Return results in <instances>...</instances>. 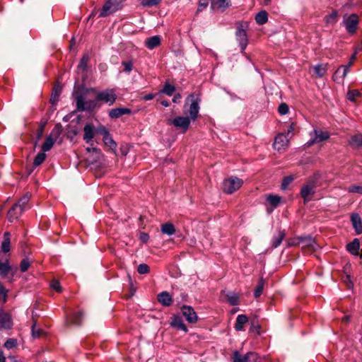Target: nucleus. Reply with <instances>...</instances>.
I'll return each instance as SVG.
<instances>
[{
    "label": "nucleus",
    "instance_id": "obj_1",
    "mask_svg": "<svg viewBox=\"0 0 362 362\" xmlns=\"http://www.w3.org/2000/svg\"><path fill=\"white\" fill-rule=\"evenodd\" d=\"M76 103V108L78 111L83 112L85 110L92 111L98 107V100H86L82 95H77L75 98Z\"/></svg>",
    "mask_w": 362,
    "mask_h": 362
},
{
    "label": "nucleus",
    "instance_id": "obj_2",
    "mask_svg": "<svg viewBox=\"0 0 362 362\" xmlns=\"http://www.w3.org/2000/svg\"><path fill=\"white\" fill-rule=\"evenodd\" d=\"M243 180L237 177L225 179L222 183V189L225 193L233 194L243 185Z\"/></svg>",
    "mask_w": 362,
    "mask_h": 362
},
{
    "label": "nucleus",
    "instance_id": "obj_3",
    "mask_svg": "<svg viewBox=\"0 0 362 362\" xmlns=\"http://www.w3.org/2000/svg\"><path fill=\"white\" fill-rule=\"evenodd\" d=\"M292 127L288 130L287 134H279L273 142V147L280 153L284 152L289 146V139L288 136L291 134Z\"/></svg>",
    "mask_w": 362,
    "mask_h": 362
},
{
    "label": "nucleus",
    "instance_id": "obj_4",
    "mask_svg": "<svg viewBox=\"0 0 362 362\" xmlns=\"http://www.w3.org/2000/svg\"><path fill=\"white\" fill-rule=\"evenodd\" d=\"M62 133V125L57 124L52 129L51 134L47 136L45 142L42 146V151L44 152L49 151L53 146L55 140Z\"/></svg>",
    "mask_w": 362,
    "mask_h": 362
},
{
    "label": "nucleus",
    "instance_id": "obj_5",
    "mask_svg": "<svg viewBox=\"0 0 362 362\" xmlns=\"http://www.w3.org/2000/svg\"><path fill=\"white\" fill-rule=\"evenodd\" d=\"M201 100L198 95L194 93L190 94L186 100V104L190 103L189 115L192 119L194 120L199 114V103Z\"/></svg>",
    "mask_w": 362,
    "mask_h": 362
},
{
    "label": "nucleus",
    "instance_id": "obj_6",
    "mask_svg": "<svg viewBox=\"0 0 362 362\" xmlns=\"http://www.w3.org/2000/svg\"><path fill=\"white\" fill-rule=\"evenodd\" d=\"M310 135L311 136V139L305 144L307 147H310L315 144L326 141L329 138V134L328 132L322 131L320 129H315L310 133Z\"/></svg>",
    "mask_w": 362,
    "mask_h": 362
},
{
    "label": "nucleus",
    "instance_id": "obj_7",
    "mask_svg": "<svg viewBox=\"0 0 362 362\" xmlns=\"http://www.w3.org/2000/svg\"><path fill=\"white\" fill-rule=\"evenodd\" d=\"M122 0H107L103 5L99 17H105L121 8Z\"/></svg>",
    "mask_w": 362,
    "mask_h": 362
},
{
    "label": "nucleus",
    "instance_id": "obj_8",
    "mask_svg": "<svg viewBox=\"0 0 362 362\" xmlns=\"http://www.w3.org/2000/svg\"><path fill=\"white\" fill-rule=\"evenodd\" d=\"M117 99V95L113 90H105L97 93V100L107 103L109 105L114 104Z\"/></svg>",
    "mask_w": 362,
    "mask_h": 362
},
{
    "label": "nucleus",
    "instance_id": "obj_9",
    "mask_svg": "<svg viewBox=\"0 0 362 362\" xmlns=\"http://www.w3.org/2000/svg\"><path fill=\"white\" fill-rule=\"evenodd\" d=\"M344 23L349 33H354L357 29L358 23V16L356 14H351L347 18H344Z\"/></svg>",
    "mask_w": 362,
    "mask_h": 362
},
{
    "label": "nucleus",
    "instance_id": "obj_10",
    "mask_svg": "<svg viewBox=\"0 0 362 362\" xmlns=\"http://www.w3.org/2000/svg\"><path fill=\"white\" fill-rule=\"evenodd\" d=\"M233 358V362H257V355L253 352L241 356L238 351H235Z\"/></svg>",
    "mask_w": 362,
    "mask_h": 362
},
{
    "label": "nucleus",
    "instance_id": "obj_11",
    "mask_svg": "<svg viewBox=\"0 0 362 362\" xmlns=\"http://www.w3.org/2000/svg\"><path fill=\"white\" fill-rule=\"evenodd\" d=\"M315 182L310 181L305 185H304L300 191V194L304 199V202H306L310 200V196L315 193Z\"/></svg>",
    "mask_w": 362,
    "mask_h": 362
},
{
    "label": "nucleus",
    "instance_id": "obj_12",
    "mask_svg": "<svg viewBox=\"0 0 362 362\" xmlns=\"http://www.w3.org/2000/svg\"><path fill=\"white\" fill-rule=\"evenodd\" d=\"M237 40L239 42L241 52H243L247 45V33L242 26L238 27V30L235 33Z\"/></svg>",
    "mask_w": 362,
    "mask_h": 362
},
{
    "label": "nucleus",
    "instance_id": "obj_13",
    "mask_svg": "<svg viewBox=\"0 0 362 362\" xmlns=\"http://www.w3.org/2000/svg\"><path fill=\"white\" fill-rule=\"evenodd\" d=\"M182 312V315L189 323H194L197 321V315L191 306L183 305Z\"/></svg>",
    "mask_w": 362,
    "mask_h": 362
},
{
    "label": "nucleus",
    "instance_id": "obj_14",
    "mask_svg": "<svg viewBox=\"0 0 362 362\" xmlns=\"http://www.w3.org/2000/svg\"><path fill=\"white\" fill-rule=\"evenodd\" d=\"M17 270L16 267H13L9 264L8 259L4 262L0 261V276L5 278L9 273H11L12 276Z\"/></svg>",
    "mask_w": 362,
    "mask_h": 362
},
{
    "label": "nucleus",
    "instance_id": "obj_15",
    "mask_svg": "<svg viewBox=\"0 0 362 362\" xmlns=\"http://www.w3.org/2000/svg\"><path fill=\"white\" fill-rule=\"evenodd\" d=\"M298 245L301 246L303 249H306L309 251L315 249V241L311 237H300L298 238Z\"/></svg>",
    "mask_w": 362,
    "mask_h": 362
},
{
    "label": "nucleus",
    "instance_id": "obj_16",
    "mask_svg": "<svg viewBox=\"0 0 362 362\" xmlns=\"http://www.w3.org/2000/svg\"><path fill=\"white\" fill-rule=\"evenodd\" d=\"M175 127H179L186 132L190 124V120L188 117H177L175 118L171 122Z\"/></svg>",
    "mask_w": 362,
    "mask_h": 362
},
{
    "label": "nucleus",
    "instance_id": "obj_17",
    "mask_svg": "<svg viewBox=\"0 0 362 362\" xmlns=\"http://www.w3.org/2000/svg\"><path fill=\"white\" fill-rule=\"evenodd\" d=\"M230 0H212L211 8L214 11H224L229 6Z\"/></svg>",
    "mask_w": 362,
    "mask_h": 362
},
{
    "label": "nucleus",
    "instance_id": "obj_18",
    "mask_svg": "<svg viewBox=\"0 0 362 362\" xmlns=\"http://www.w3.org/2000/svg\"><path fill=\"white\" fill-rule=\"evenodd\" d=\"M23 211V210H22L21 208L14 204L8 212L7 217L8 221L10 222H13L14 220L18 219V218L21 215Z\"/></svg>",
    "mask_w": 362,
    "mask_h": 362
},
{
    "label": "nucleus",
    "instance_id": "obj_19",
    "mask_svg": "<svg viewBox=\"0 0 362 362\" xmlns=\"http://www.w3.org/2000/svg\"><path fill=\"white\" fill-rule=\"evenodd\" d=\"M351 221L353 227L357 234L362 233V221L360 216L357 214H352L351 216Z\"/></svg>",
    "mask_w": 362,
    "mask_h": 362
},
{
    "label": "nucleus",
    "instance_id": "obj_20",
    "mask_svg": "<svg viewBox=\"0 0 362 362\" xmlns=\"http://www.w3.org/2000/svg\"><path fill=\"white\" fill-rule=\"evenodd\" d=\"M161 38L159 35H155L151 37L147 38L144 44L147 48L149 49H153L160 45Z\"/></svg>",
    "mask_w": 362,
    "mask_h": 362
},
{
    "label": "nucleus",
    "instance_id": "obj_21",
    "mask_svg": "<svg viewBox=\"0 0 362 362\" xmlns=\"http://www.w3.org/2000/svg\"><path fill=\"white\" fill-rule=\"evenodd\" d=\"M131 113V110L126 107L114 108L109 112V116L111 118H118L123 115Z\"/></svg>",
    "mask_w": 362,
    "mask_h": 362
},
{
    "label": "nucleus",
    "instance_id": "obj_22",
    "mask_svg": "<svg viewBox=\"0 0 362 362\" xmlns=\"http://www.w3.org/2000/svg\"><path fill=\"white\" fill-rule=\"evenodd\" d=\"M11 233L6 232L3 235V240L1 244V251L4 253L8 252L11 250Z\"/></svg>",
    "mask_w": 362,
    "mask_h": 362
},
{
    "label": "nucleus",
    "instance_id": "obj_23",
    "mask_svg": "<svg viewBox=\"0 0 362 362\" xmlns=\"http://www.w3.org/2000/svg\"><path fill=\"white\" fill-rule=\"evenodd\" d=\"M158 300L164 306H169L172 304L173 300L167 291H163L158 295Z\"/></svg>",
    "mask_w": 362,
    "mask_h": 362
},
{
    "label": "nucleus",
    "instance_id": "obj_24",
    "mask_svg": "<svg viewBox=\"0 0 362 362\" xmlns=\"http://www.w3.org/2000/svg\"><path fill=\"white\" fill-rule=\"evenodd\" d=\"M360 249V242L358 238L354 239V240L346 245V250L353 255H358Z\"/></svg>",
    "mask_w": 362,
    "mask_h": 362
},
{
    "label": "nucleus",
    "instance_id": "obj_25",
    "mask_svg": "<svg viewBox=\"0 0 362 362\" xmlns=\"http://www.w3.org/2000/svg\"><path fill=\"white\" fill-rule=\"evenodd\" d=\"M83 139L86 143H89L94 137V127L91 124H87L84 128Z\"/></svg>",
    "mask_w": 362,
    "mask_h": 362
},
{
    "label": "nucleus",
    "instance_id": "obj_26",
    "mask_svg": "<svg viewBox=\"0 0 362 362\" xmlns=\"http://www.w3.org/2000/svg\"><path fill=\"white\" fill-rule=\"evenodd\" d=\"M12 326L11 317L7 313L0 315V327L10 329Z\"/></svg>",
    "mask_w": 362,
    "mask_h": 362
},
{
    "label": "nucleus",
    "instance_id": "obj_27",
    "mask_svg": "<svg viewBox=\"0 0 362 362\" xmlns=\"http://www.w3.org/2000/svg\"><path fill=\"white\" fill-rule=\"evenodd\" d=\"M314 74L316 77H323L327 71V64H317L313 66Z\"/></svg>",
    "mask_w": 362,
    "mask_h": 362
},
{
    "label": "nucleus",
    "instance_id": "obj_28",
    "mask_svg": "<svg viewBox=\"0 0 362 362\" xmlns=\"http://www.w3.org/2000/svg\"><path fill=\"white\" fill-rule=\"evenodd\" d=\"M248 317L245 315H239L237 317L236 322L235 324V328L237 331H241L243 329V325L247 322Z\"/></svg>",
    "mask_w": 362,
    "mask_h": 362
},
{
    "label": "nucleus",
    "instance_id": "obj_29",
    "mask_svg": "<svg viewBox=\"0 0 362 362\" xmlns=\"http://www.w3.org/2000/svg\"><path fill=\"white\" fill-rule=\"evenodd\" d=\"M171 326L177 327L179 329L187 332L186 325L183 323L182 319L180 317L175 316L170 323Z\"/></svg>",
    "mask_w": 362,
    "mask_h": 362
},
{
    "label": "nucleus",
    "instance_id": "obj_30",
    "mask_svg": "<svg viewBox=\"0 0 362 362\" xmlns=\"http://www.w3.org/2000/svg\"><path fill=\"white\" fill-rule=\"evenodd\" d=\"M256 22L259 25H263L268 21V13L266 11H261L255 15Z\"/></svg>",
    "mask_w": 362,
    "mask_h": 362
},
{
    "label": "nucleus",
    "instance_id": "obj_31",
    "mask_svg": "<svg viewBox=\"0 0 362 362\" xmlns=\"http://www.w3.org/2000/svg\"><path fill=\"white\" fill-rule=\"evenodd\" d=\"M346 76H343V68L342 65L340 66L333 74L332 78L334 81L338 83H343Z\"/></svg>",
    "mask_w": 362,
    "mask_h": 362
},
{
    "label": "nucleus",
    "instance_id": "obj_32",
    "mask_svg": "<svg viewBox=\"0 0 362 362\" xmlns=\"http://www.w3.org/2000/svg\"><path fill=\"white\" fill-rule=\"evenodd\" d=\"M351 146L354 148H360L362 146V134H358L353 136L349 141Z\"/></svg>",
    "mask_w": 362,
    "mask_h": 362
},
{
    "label": "nucleus",
    "instance_id": "obj_33",
    "mask_svg": "<svg viewBox=\"0 0 362 362\" xmlns=\"http://www.w3.org/2000/svg\"><path fill=\"white\" fill-rule=\"evenodd\" d=\"M161 231L163 234L172 235L175 233V228L172 223H167L161 226Z\"/></svg>",
    "mask_w": 362,
    "mask_h": 362
},
{
    "label": "nucleus",
    "instance_id": "obj_34",
    "mask_svg": "<svg viewBox=\"0 0 362 362\" xmlns=\"http://www.w3.org/2000/svg\"><path fill=\"white\" fill-rule=\"evenodd\" d=\"M31 195L29 193H26L24 196H23L18 202L15 204L16 206H18L22 210L25 209V206L28 203Z\"/></svg>",
    "mask_w": 362,
    "mask_h": 362
},
{
    "label": "nucleus",
    "instance_id": "obj_35",
    "mask_svg": "<svg viewBox=\"0 0 362 362\" xmlns=\"http://www.w3.org/2000/svg\"><path fill=\"white\" fill-rule=\"evenodd\" d=\"M104 144L110 148L112 151H115L117 148V144L113 140L111 135L106 136L104 139H103Z\"/></svg>",
    "mask_w": 362,
    "mask_h": 362
},
{
    "label": "nucleus",
    "instance_id": "obj_36",
    "mask_svg": "<svg viewBox=\"0 0 362 362\" xmlns=\"http://www.w3.org/2000/svg\"><path fill=\"white\" fill-rule=\"evenodd\" d=\"M36 320H34L31 327L32 336L33 338H39L45 334V332L42 329L36 327Z\"/></svg>",
    "mask_w": 362,
    "mask_h": 362
},
{
    "label": "nucleus",
    "instance_id": "obj_37",
    "mask_svg": "<svg viewBox=\"0 0 362 362\" xmlns=\"http://www.w3.org/2000/svg\"><path fill=\"white\" fill-rule=\"evenodd\" d=\"M89 60V57L88 55H83V57L81 59L79 64L78 65L77 69L78 71H82L83 72L86 71L87 68V64Z\"/></svg>",
    "mask_w": 362,
    "mask_h": 362
},
{
    "label": "nucleus",
    "instance_id": "obj_38",
    "mask_svg": "<svg viewBox=\"0 0 362 362\" xmlns=\"http://www.w3.org/2000/svg\"><path fill=\"white\" fill-rule=\"evenodd\" d=\"M338 12L333 11L330 14L327 15L325 18V21L328 24H334L337 21Z\"/></svg>",
    "mask_w": 362,
    "mask_h": 362
},
{
    "label": "nucleus",
    "instance_id": "obj_39",
    "mask_svg": "<svg viewBox=\"0 0 362 362\" xmlns=\"http://www.w3.org/2000/svg\"><path fill=\"white\" fill-rule=\"evenodd\" d=\"M361 96V93L358 90H349L346 95V98L351 101L356 102L357 98Z\"/></svg>",
    "mask_w": 362,
    "mask_h": 362
},
{
    "label": "nucleus",
    "instance_id": "obj_40",
    "mask_svg": "<svg viewBox=\"0 0 362 362\" xmlns=\"http://www.w3.org/2000/svg\"><path fill=\"white\" fill-rule=\"evenodd\" d=\"M356 53L354 52L351 55L350 61L349 62V63L346 65H342L343 76H346V75L349 72L350 67L353 65L354 62L356 60Z\"/></svg>",
    "mask_w": 362,
    "mask_h": 362
},
{
    "label": "nucleus",
    "instance_id": "obj_41",
    "mask_svg": "<svg viewBox=\"0 0 362 362\" xmlns=\"http://www.w3.org/2000/svg\"><path fill=\"white\" fill-rule=\"evenodd\" d=\"M46 154L45 152L42 151L39 153L35 158L33 161L34 167H37L40 165L45 160Z\"/></svg>",
    "mask_w": 362,
    "mask_h": 362
},
{
    "label": "nucleus",
    "instance_id": "obj_42",
    "mask_svg": "<svg viewBox=\"0 0 362 362\" xmlns=\"http://www.w3.org/2000/svg\"><path fill=\"white\" fill-rule=\"evenodd\" d=\"M175 90V87L167 82L165 83V86L161 90L160 93H165L168 96H171Z\"/></svg>",
    "mask_w": 362,
    "mask_h": 362
},
{
    "label": "nucleus",
    "instance_id": "obj_43",
    "mask_svg": "<svg viewBox=\"0 0 362 362\" xmlns=\"http://www.w3.org/2000/svg\"><path fill=\"white\" fill-rule=\"evenodd\" d=\"M83 316V313L82 312H78L74 314L71 320V323L77 326L81 325Z\"/></svg>",
    "mask_w": 362,
    "mask_h": 362
},
{
    "label": "nucleus",
    "instance_id": "obj_44",
    "mask_svg": "<svg viewBox=\"0 0 362 362\" xmlns=\"http://www.w3.org/2000/svg\"><path fill=\"white\" fill-rule=\"evenodd\" d=\"M227 300L230 305H235L238 304L239 296L235 293H230L227 295Z\"/></svg>",
    "mask_w": 362,
    "mask_h": 362
},
{
    "label": "nucleus",
    "instance_id": "obj_45",
    "mask_svg": "<svg viewBox=\"0 0 362 362\" xmlns=\"http://www.w3.org/2000/svg\"><path fill=\"white\" fill-rule=\"evenodd\" d=\"M161 0H140V4L144 7H151L158 5Z\"/></svg>",
    "mask_w": 362,
    "mask_h": 362
},
{
    "label": "nucleus",
    "instance_id": "obj_46",
    "mask_svg": "<svg viewBox=\"0 0 362 362\" xmlns=\"http://www.w3.org/2000/svg\"><path fill=\"white\" fill-rule=\"evenodd\" d=\"M285 237V230H279L278 232L276 240L273 242V247H276L279 246L281 243L283 239Z\"/></svg>",
    "mask_w": 362,
    "mask_h": 362
},
{
    "label": "nucleus",
    "instance_id": "obj_47",
    "mask_svg": "<svg viewBox=\"0 0 362 362\" xmlns=\"http://www.w3.org/2000/svg\"><path fill=\"white\" fill-rule=\"evenodd\" d=\"M264 281L263 280H260L254 292V296L255 298H258L261 296V294L262 293Z\"/></svg>",
    "mask_w": 362,
    "mask_h": 362
},
{
    "label": "nucleus",
    "instance_id": "obj_48",
    "mask_svg": "<svg viewBox=\"0 0 362 362\" xmlns=\"http://www.w3.org/2000/svg\"><path fill=\"white\" fill-rule=\"evenodd\" d=\"M288 105L285 103H281L278 107V112L281 115H286L288 112Z\"/></svg>",
    "mask_w": 362,
    "mask_h": 362
},
{
    "label": "nucleus",
    "instance_id": "obj_49",
    "mask_svg": "<svg viewBox=\"0 0 362 362\" xmlns=\"http://www.w3.org/2000/svg\"><path fill=\"white\" fill-rule=\"evenodd\" d=\"M293 180V176H288L284 177L281 185V189L285 190L288 187V186L292 182Z\"/></svg>",
    "mask_w": 362,
    "mask_h": 362
},
{
    "label": "nucleus",
    "instance_id": "obj_50",
    "mask_svg": "<svg viewBox=\"0 0 362 362\" xmlns=\"http://www.w3.org/2000/svg\"><path fill=\"white\" fill-rule=\"evenodd\" d=\"M149 270V267L146 264H140L137 267V272L140 274H147Z\"/></svg>",
    "mask_w": 362,
    "mask_h": 362
},
{
    "label": "nucleus",
    "instance_id": "obj_51",
    "mask_svg": "<svg viewBox=\"0 0 362 362\" xmlns=\"http://www.w3.org/2000/svg\"><path fill=\"white\" fill-rule=\"evenodd\" d=\"M17 345V340L16 339H8L6 340V341L4 344V346L8 349H11Z\"/></svg>",
    "mask_w": 362,
    "mask_h": 362
},
{
    "label": "nucleus",
    "instance_id": "obj_52",
    "mask_svg": "<svg viewBox=\"0 0 362 362\" xmlns=\"http://www.w3.org/2000/svg\"><path fill=\"white\" fill-rule=\"evenodd\" d=\"M122 65L124 66V71L129 73L132 70L133 63L132 61H123Z\"/></svg>",
    "mask_w": 362,
    "mask_h": 362
},
{
    "label": "nucleus",
    "instance_id": "obj_53",
    "mask_svg": "<svg viewBox=\"0 0 362 362\" xmlns=\"http://www.w3.org/2000/svg\"><path fill=\"white\" fill-rule=\"evenodd\" d=\"M50 286L58 293H60L62 291L59 281L56 279L51 281Z\"/></svg>",
    "mask_w": 362,
    "mask_h": 362
},
{
    "label": "nucleus",
    "instance_id": "obj_54",
    "mask_svg": "<svg viewBox=\"0 0 362 362\" xmlns=\"http://www.w3.org/2000/svg\"><path fill=\"white\" fill-rule=\"evenodd\" d=\"M30 267V262L27 259H23L20 264V269L22 272H25Z\"/></svg>",
    "mask_w": 362,
    "mask_h": 362
},
{
    "label": "nucleus",
    "instance_id": "obj_55",
    "mask_svg": "<svg viewBox=\"0 0 362 362\" xmlns=\"http://www.w3.org/2000/svg\"><path fill=\"white\" fill-rule=\"evenodd\" d=\"M348 191L351 193H358L362 194V186L352 185L349 187Z\"/></svg>",
    "mask_w": 362,
    "mask_h": 362
},
{
    "label": "nucleus",
    "instance_id": "obj_56",
    "mask_svg": "<svg viewBox=\"0 0 362 362\" xmlns=\"http://www.w3.org/2000/svg\"><path fill=\"white\" fill-rule=\"evenodd\" d=\"M98 132L103 136V139H104L106 136L110 135L109 131L105 127H100L98 129Z\"/></svg>",
    "mask_w": 362,
    "mask_h": 362
},
{
    "label": "nucleus",
    "instance_id": "obj_57",
    "mask_svg": "<svg viewBox=\"0 0 362 362\" xmlns=\"http://www.w3.org/2000/svg\"><path fill=\"white\" fill-rule=\"evenodd\" d=\"M211 2L212 0H210ZM209 0H199L198 11H201L202 8H205L209 5Z\"/></svg>",
    "mask_w": 362,
    "mask_h": 362
},
{
    "label": "nucleus",
    "instance_id": "obj_58",
    "mask_svg": "<svg viewBox=\"0 0 362 362\" xmlns=\"http://www.w3.org/2000/svg\"><path fill=\"white\" fill-rule=\"evenodd\" d=\"M281 202V197L279 195H273V208L276 207Z\"/></svg>",
    "mask_w": 362,
    "mask_h": 362
},
{
    "label": "nucleus",
    "instance_id": "obj_59",
    "mask_svg": "<svg viewBox=\"0 0 362 362\" xmlns=\"http://www.w3.org/2000/svg\"><path fill=\"white\" fill-rule=\"evenodd\" d=\"M8 291L5 288L3 284L0 282V296L6 298Z\"/></svg>",
    "mask_w": 362,
    "mask_h": 362
},
{
    "label": "nucleus",
    "instance_id": "obj_60",
    "mask_svg": "<svg viewBox=\"0 0 362 362\" xmlns=\"http://www.w3.org/2000/svg\"><path fill=\"white\" fill-rule=\"evenodd\" d=\"M59 95V93L57 90H55L54 93L52 95V97L50 99V101L52 103L54 104L57 101V97Z\"/></svg>",
    "mask_w": 362,
    "mask_h": 362
},
{
    "label": "nucleus",
    "instance_id": "obj_61",
    "mask_svg": "<svg viewBox=\"0 0 362 362\" xmlns=\"http://www.w3.org/2000/svg\"><path fill=\"white\" fill-rule=\"evenodd\" d=\"M149 236L146 233H141L140 234V239L142 242L146 243L148 240Z\"/></svg>",
    "mask_w": 362,
    "mask_h": 362
},
{
    "label": "nucleus",
    "instance_id": "obj_62",
    "mask_svg": "<svg viewBox=\"0 0 362 362\" xmlns=\"http://www.w3.org/2000/svg\"><path fill=\"white\" fill-rule=\"evenodd\" d=\"M43 131H44V126H42L38 129V132H37V141H39L41 139L42 134H43Z\"/></svg>",
    "mask_w": 362,
    "mask_h": 362
},
{
    "label": "nucleus",
    "instance_id": "obj_63",
    "mask_svg": "<svg viewBox=\"0 0 362 362\" xmlns=\"http://www.w3.org/2000/svg\"><path fill=\"white\" fill-rule=\"evenodd\" d=\"M181 98V95L180 93L176 94L173 99L174 103H177L179 99Z\"/></svg>",
    "mask_w": 362,
    "mask_h": 362
},
{
    "label": "nucleus",
    "instance_id": "obj_64",
    "mask_svg": "<svg viewBox=\"0 0 362 362\" xmlns=\"http://www.w3.org/2000/svg\"><path fill=\"white\" fill-rule=\"evenodd\" d=\"M153 97H154V95H153V94H151H151H148V95H145V96H144V99H145L146 100H149L153 99Z\"/></svg>",
    "mask_w": 362,
    "mask_h": 362
}]
</instances>
